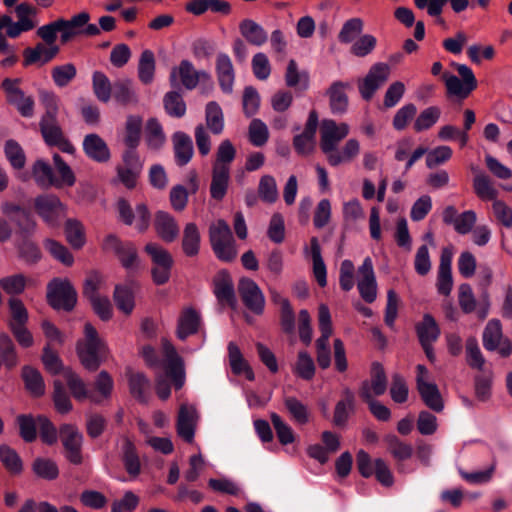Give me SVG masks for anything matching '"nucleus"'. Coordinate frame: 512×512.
I'll use <instances>...</instances> for the list:
<instances>
[{"instance_id":"obj_56","label":"nucleus","mask_w":512,"mask_h":512,"mask_svg":"<svg viewBox=\"0 0 512 512\" xmlns=\"http://www.w3.org/2000/svg\"><path fill=\"white\" fill-rule=\"evenodd\" d=\"M155 74V56L151 50H144L139 59L138 77L139 80L148 85L153 82Z\"/></svg>"},{"instance_id":"obj_48","label":"nucleus","mask_w":512,"mask_h":512,"mask_svg":"<svg viewBox=\"0 0 512 512\" xmlns=\"http://www.w3.org/2000/svg\"><path fill=\"white\" fill-rule=\"evenodd\" d=\"M370 381H368L369 392L373 396L383 395L388 386V379L383 365L377 361L371 364L370 368Z\"/></svg>"},{"instance_id":"obj_33","label":"nucleus","mask_w":512,"mask_h":512,"mask_svg":"<svg viewBox=\"0 0 512 512\" xmlns=\"http://www.w3.org/2000/svg\"><path fill=\"white\" fill-rule=\"evenodd\" d=\"M417 391L421 400L429 409L436 413H440L444 409L441 393L435 383L420 382Z\"/></svg>"},{"instance_id":"obj_51","label":"nucleus","mask_w":512,"mask_h":512,"mask_svg":"<svg viewBox=\"0 0 512 512\" xmlns=\"http://www.w3.org/2000/svg\"><path fill=\"white\" fill-rule=\"evenodd\" d=\"M0 462L11 475H19L23 471L21 457L7 444L0 445Z\"/></svg>"},{"instance_id":"obj_63","label":"nucleus","mask_w":512,"mask_h":512,"mask_svg":"<svg viewBox=\"0 0 512 512\" xmlns=\"http://www.w3.org/2000/svg\"><path fill=\"white\" fill-rule=\"evenodd\" d=\"M93 92L97 99L103 103H107L112 94L113 85L109 78L100 71H95L92 75Z\"/></svg>"},{"instance_id":"obj_59","label":"nucleus","mask_w":512,"mask_h":512,"mask_svg":"<svg viewBox=\"0 0 512 512\" xmlns=\"http://www.w3.org/2000/svg\"><path fill=\"white\" fill-rule=\"evenodd\" d=\"M52 400L56 411L60 414H68L73 409L70 396L60 380L53 383Z\"/></svg>"},{"instance_id":"obj_62","label":"nucleus","mask_w":512,"mask_h":512,"mask_svg":"<svg viewBox=\"0 0 512 512\" xmlns=\"http://www.w3.org/2000/svg\"><path fill=\"white\" fill-rule=\"evenodd\" d=\"M33 472L40 478L52 481L59 476L56 462L49 458L37 457L32 464Z\"/></svg>"},{"instance_id":"obj_17","label":"nucleus","mask_w":512,"mask_h":512,"mask_svg":"<svg viewBox=\"0 0 512 512\" xmlns=\"http://www.w3.org/2000/svg\"><path fill=\"white\" fill-rule=\"evenodd\" d=\"M213 292L220 303L227 304L231 308L237 305L234 284L230 273L226 269L217 272L213 278Z\"/></svg>"},{"instance_id":"obj_26","label":"nucleus","mask_w":512,"mask_h":512,"mask_svg":"<svg viewBox=\"0 0 512 512\" xmlns=\"http://www.w3.org/2000/svg\"><path fill=\"white\" fill-rule=\"evenodd\" d=\"M185 9L195 16H200L207 11L228 15L231 12V5L225 0H191L186 4Z\"/></svg>"},{"instance_id":"obj_32","label":"nucleus","mask_w":512,"mask_h":512,"mask_svg":"<svg viewBox=\"0 0 512 512\" xmlns=\"http://www.w3.org/2000/svg\"><path fill=\"white\" fill-rule=\"evenodd\" d=\"M359 396L368 405L369 411L377 420L383 422L390 420V409L372 397V393L369 392L368 380L362 381L359 388Z\"/></svg>"},{"instance_id":"obj_58","label":"nucleus","mask_w":512,"mask_h":512,"mask_svg":"<svg viewBox=\"0 0 512 512\" xmlns=\"http://www.w3.org/2000/svg\"><path fill=\"white\" fill-rule=\"evenodd\" d=\"M65 379L72 396L77 401L81 402L90 398L92 401L97 402V400L90 395L85 382L78 374L69 370L65 373Z\"/></svg>"},{"instance_id":"obj_1","label":"nucleus","mask_w":512,"mask_h":512,"mask_svg":"<svg viewBox=\"0 0 512 512\" xmlns=\"http://www.w3.org/2000/svg\"><path fill=\"white\" fill-rule=\"evenodd\" d=\"M83 334V338L76 343V353L82 366L95 372L106 361L109 348L91 323H85Z\"/></svg>"},{"instance_id":"obj_25","label":"nucleus","mask_w":512,"mask_h":512,"mask_svg":"<svg viewBox=\"0 0 512 512\" xmlns=\"http://www.w3.org/2000/svg\"><path fill=\"white\" fill-rule=\"evenodd\" d=\"M350 88L349 82L334 81L329 89L327 95L329 96V104L331 112L335 115L343 114L348 108V96L346 90Z\"/></svg>"},{"instance_id":"obj_52","label":"nucleus","mask_w":512,"mask_h":512,"mask_svg":"<svg viewBox=\"0 0 512 512\" xmlns=\"http://www.w3.org/2000/svg\"><path fill=\"white\" fill-rule=\"evenodd\" d=\"M355 407V396L354 393L346 388L343 391L342 399L339 400L335 406L334 411V424L336 426H343L348 420V409L353 411Z\"/></svg>"},{"instance_id":"obj_31","label":"nucleus","mask_w":512,"mask_h":512,"mask_svg":"<svg viewBox=\"0 0 512 512\" xmlns=\"http://www.w3.org/2000/svg\"><path fill=\"white\" fill-rule=\"evenodd\" d=\"M129 390L133 398L141 404H147L150 399L151 382L145 374L128 373Z\"/></svg>"},{"instance_id":"obj_21","label":"nucleus","mask_w":512,"mask_h":512,"mask_svg":"<svg viewBox=\"0 0 512 512\" xmlns=\"http://www.w3.org/2000/svg\"><path fill=\"white\" fill-rule=\"evenodd\" d=\"M215 69L221 91L224 94H231L235 81V71L229 55L219 53L216 58Z\"/></svg>"},{"instance_id":"obj_45","label":"nucleus","mask_w":512,"mask_h":512,"mask_svg":"<svg viewBox=\"0 0 512 512\" xmlns=\"http://www.w3.org/2000/svg\"><path fill=\"white\" fill-rule=\"evenodd\" d=\"M415 330L420 343L435 342L440 336V328L429 313L423 315L422 321L416 324Z\"/></svg>"},{"instance_id":"obj_37","label":"nucleus","mask_w":512,"mask_h":512,"mask_svg":"<svg viewBox=\"0 0 512 512\" xmlns=\"http://www.w3.org/2000/svg\"><path fill=\"white\" fill-rule=\"evenodd\" d=\"M31 174L39 188L47 190L51 187H54L55 182L53 168L44 159H37L33 163Z\"/></svg>"},{"instance_id":"obj_57","label":"nucleus","mask_w":512,"mask_h":512,"mask_svg":"<svg viewBox=\"0 0 512 512\" xmlns=\"http://www.w3.org/2000/svg\"><path fill=\"white\" fill-rule=\"evenodd\" d=\"M165 112L174 118H182L186 114V103L178 91H169L164 95Z\"/></svg>"},{"instance_id":"obj_6","label":"nucleus","mask_w":512,"mask_h":512,"mask_svg":"<svg viewBox=\"0 0 512 512\" xmlns=\"http://www.w3.org/2000/svg\"><path fill=\"white\" fill-rule=\"evenodd\" d=\"M1 212L16 227L17 239L33 237L37 231V221L31 211L24 206L6 201L1 204Z\"/></svg>"},{"instance_id":"obj_28","label":"nucleus","mask_w":512,"mask_h":512,"mask_svg":"<svg viewBox=\"0 0 512 512\" xmlns=\"http://www.w3.org/2000/svg\"><path fill=\"white\" fill-rule=\"evenodd\" d=\"M201 324L199 313L193 308H186L182 311L177 324V337L184 341L189 336L198 332Z\"/></svg>"},{"instance_id":"obj_64","label":"nucleus","mask_w":512,"mask_h":512,"mask_svg":"<svg viewBox=\"0 0 512 512\" xmlns=\"http://www.w3.org/2000/svg\"><path fill=\"white\" fill-rule=\"evenodd\" d=\"M234 237L228 223L219 219L209 227V241L211 247L224 242L233 241Z\"/></svg>"},{"instance_id":"obj_29","label":"nucleus","mask_w":512,"mask_h":512,"mask_svg":"<svg viewBox=\"0 0 512 512\" xmlns=\"http://www.w3.org/2000/svg\"><path fill=\"white\" fill-rule=\"evenodd\" d=\"M15 14L17 21L14 24L15 32L18 33V37L23 32H28L35 28L36 23L33 17H36L38 10L32 4L28 2H22L15 6Z\"/></svg>"},{"instance_id":"obj_2","label":"nucleus","mask_w":512,"mask_h":512,"mask_svg":"<svg viewBox=\"0 0 512 512\" xmlns=\"http://www.w3.org/2000/svg\"><path fill=\"white\" fill-rule=\"evenodd\" d=\"M7 327L18 345L24 349L34 345V337L28 329L29 313L23 301L16 297L8 300Z\"/></svg>"},{"instance_id":"obj_20","label":"nucleus","mask_w":512,"mask_h":512,"mask_svg":"<svg viewBox=\"0 0 512 512\" xmlns=\"http://www.w3.org/2000/svg\"><path fill=\"white\" fill-rule=\"evenodd\" d=\"M82 147L85 155L95 162L105 163L110 160V149L98 134H87L83 139Z\"/></svg>"},{"instance_id":"obj_10","label":"nucleus","mask_w":512,"mask_h":512,"mask_svg":"<svg viewBox=\"0 0 512 512\" xmlns=\"http://www.w3.org/2000/svg\"><path fill=\"white\" fill-rule=\"evenodd\" d=\"M102 249L105 252L114 253L121 265L127 270L138 265V253L135 245L130 241H122L115 234H108L103 239Z\"/></svg>"},{"instance_id":"obj_12","label":"nucleus","mask_w":512,"mask_h":512,"mask_svg":"<svg viewBox=\"0 0 512 512\" xmlns=\"http://www.w3.org/2000/svg\"><path fill=\"white\" fill-rule=\"evenodd\" d=\"M390 67L388 64L378 62L372 65L362 79L358 80V89L365 101H370L376 91L388 80Z\"/></svg>"},{"instance_id":"obj_14","label":"nucleus","mask_w":512,"mask_h":512,"mask_svg":"<svg viewBox=\"0 0 512 512\" xmlns=\"http://www.w3.org/2000/svg\"><path fill=\"white\" fill-rule=\"evenodd\" d=\"M20 79L5 78L2 81V89L7 95V101L14 105L21 116L30 118L34 114V99L31 96H25L23 90L17 87Z\"/></svg>"},{"instance_id":"obj_22","label":"nucleus","mask_w":512,"mask_h":512,"mask_svg":"<svg viewBox=\"0 0 512 512\" xmlns=\"http://www.w3.org/2000/svg\"><path fill=\"white\" fill-rule=\"evenodd\" d=\"M157 235L166 243H171L179 235V226L175 218L165 211H157L154 218Z\"/></svg>"},{"instance_id":"obj_24","label":"nucleus","mask_w":512,"mask_h":512,"mask_svg":"<svg viewBox=\"0 0 512 512\" xmlns=\"http://www.w3.org/2000/svg\"><path fill=\"white\" fill-rule=\"evenodd\" d=\"M175 162L182 167L187 165L193 156V142L191 137L182 131H176L172 135Z\"/></svg>"},{"instance_id":"obj_11","label":"nucleus","mask_w":512,"mask_h":512,"mask_svg":"<svg viewBox=\"0 0 512 512\" xmlns=\"http://www.w3.org/2000/svg\"><path fill=\"white\" fill-rule=\"evenodd\" d=\"M117 211L120 221L125 225L131 226L136 220L135 228L139 233H144L148 230L151 223V213L146 204H138L134 212L129 201L125 198H120L117 202Z\"/></svg>"},{"instance_id":"obj_60","label":"nucleus","mask_w":512,"mask_h":512,"mask_svg":"<svg viewBox=\"0 0 512 512\" xmlns=\"http://www.w3.org/2000/svg\"><path fill=\"white\" fill-rule=\"evenodd\" d=\"M236 157V149L228 139L223 140L217 149L216 159L212 167L230 171V165Z\"/></svg>"},{"instance_id":"obj_42","label":"nucleus","mask_w":512,"mask_h":512,"mask_svg":"<svg viewBox=\"0 0 512 512\" xmlns=\"http://www.w3.org/2000/svg\"><path fill=\"white\" fill-rule=\"evenodd\" d=\"M53 162L58 174V177L54 175V188L72 187L76 182V176L71 167L58 153L53 155Z\"/></svg>"},{"instance_id":"obj_18","label":"nucleus","mask_w":512,"mask_h":512,"mask_svg":"<svg viewBox=\"0 0 512 512\" xmlns=\"http://www.w3.org/2000/svg\"><path fill=\"white\" fill-rule=\"evenodd\" d=\"M196 428V410L194 407L182 404L178 411L176 431L177 435L186 443L194 441Z\"/></svg>"},{"instance_id":"obj_39","label":"nucleus","mask_w":512,"mask_h":512,"mask_svg":"<svg viewBox=\"0 0 512 512\" xmlns=\"http://www.w3.org/2000/svg\"><path fill=\"white\" fill-rule=\"evenodd\" d=\"M0 360L7 370H12L19 364L16 344L7 333H0Z\"/></svg>"},{"instance_id":"obj_5","label":"nucleus","mask_w":512,"mask_h":512,"mask_svg":"<svg viewBox=\"0 0 512 512\" xmlns=\"http://www.w3.org/2000/svg\"><path fill=\"white\" fill-rule=\"evenodd\" d=\"M152 262L151 278L155 285H165L171 277L174 259L171 253L161 245L149 242L144 247Z\"/></svg>"},{"instance_id":"obj_34","label":"nucleus","mask_w":512,"mask_h":512,"mask_svg":"<svg viewBox=\"0 0 512 512\" xmlns=\"http://www.w3.org/2000/svg\"><path fill=\"white\" fill-rule=\"evenodd\" d=\"M122 463L131 478H136L141 473V462L134 443L126 438L122 444Z\"/></svg>"},{"instance_id":"obj_53","label":"nucleus","mask_w":512,"mask_h":512,"mask_svg":"<svg viewBox=\"0 0 512 512\" xmlns=\"http://www.w3.org/2000/svg\"><path fill=\"white\" fill-rule=\"evenodd\" d=\"M205 120L207 127L210 131L219 135L224 130V116L220 105L215 101H210L206 104Z\"/></svg>"},{"instance_id":"obj_13","label":"nucleus","mask_w":512,"mask_h":512,"mask_svg":"<svg viewBox=\"0 0 512 512\" xmlns=\"http://www.w3.org/2000/svg\"><path fill=\"white\" fill-rule=\"evenodd\" d=\"M348 132V125L345 123L337 125V123L331 119H324L322 121L320 128V149L325 154L326 158L335 152L338 143L348 135Z\"/></svg>"},{"instance_id":"obj_61","label":"nucleus","mask_w":512,"mask_h":512,"mask_svg":"<svg viewBox=\"0 0 512 512\" xmlns=\"http://www.w3.org/2000/svg\"><path fill=\"white\" fill-rule=\"evenodd\" d=\"M43 245L50 255L57 261L68 267L73 265L74 257L69 249L62 243L54 239L47 238L44 240Z\"/></svg>"},{"instance_id":"obj_7","label":"nucleus","mask_w":512,"mask_h":512,"mask_svg":"<svg viewBox=\"0 0 512 512\" xmlns=\"http://www.w3.org/2000/svg\"><path fill=\"white\" fill-rule=\"evenodd\" d=\"M1 212L16 227L17 239L33 237L37 231V221L31 211L24 206L6 201L1 204Z\"/></svg>"},{"instance_id":"obj_46","label":"nucleus","mask_w":512,"mask_h":512,"mask_svg":"<svg viewBox=\"0 0 512 512\" xmlns=\"http://www.w3.org/2000/svg\"><path fill=\"white\" fill-rule=\"evenodd\" d=\"M113 300L116 307L125 315H130L135 307L134 291L131 286L126 284L115 286Z\"/></svg>"},{"instance_id":"obj_3","label":"nucleus","mask_w":512,"mask_h":512,"mask_svg":"<svg viewBox=\"0 0 512 512\" xmlns=\"http://www.w3.org/2000/svg\"><path fill=\"white\" fill-rule=\"evenodd\" d=\"M35 213L51 229H59L66 218L67 207L61 199L52 193H42L33 200Z\"/></svg>"},{"instance_id":"obj_43","label":"nucleus","mask_w":512,"mask_h":512,"mask_svg":"<svg viewBox=\"0 0 512 512\" xmlns=\"http://www.w3.org/2000/svg\"><path fill=\"white\" fill-rule=\"evenodd\" d=\"M63 223L67 242L73 249H81L86 242L85 230L82 223L74 218H65Z\"/></svg>"},{"instance_id":"obj_27","label":"nucleus","mask_w":512,"mask_h":512,"mask_svg":"<svg viewBox=\"0 0 512 512\" xmlns=\"http://www.w3.org/2000/svg\"><path fill=\"white\" fill-rule=\"evenodd\" d=\"M231 182L230 171L212 167L209 193L211 199L221 202L227 195Z\"/></svg>"},{"instance_id":"obj_44","label":"nucleus","mask_w":512,"mask_h":512,"mask_svg":"<svg viewBox=\"0 0 512 512\" xmlns=\"http://www.w3.org/2000/svg\"><path fill=\"white\" fill-rule=\"evenodd\" d=\"M310 251L315 279L320 287H325L327 285V270L321 255V247L317 237L310 239Z\"/></svg>"},{"instance_id":"obj_50","label":"nucleus","mask_w":512,"mask_h":512,"mask_svg":"<svg viewBox=\"0 0 512 512\" xmlns=\"http://www.w3.org/2000/svg\"><path fill=\"white\" fill-rule=\"evenodd\" d=\"M143 120L138 115H129L125 123L124 144L126 148H137L140 144Z\"/></svg>"},{"instance_id":"obj_54","label":"nucleus","mask_w":512,"mask_h":512,"mask_svg":"<svg viewBox=\"0 0 512 512\" xmlns=\"http://www.w3.org/2000/svg\"><path fill=\"white\" fill-rule=\"evenodd\" d=\"M360 150L359 142L356 139H349L343 149L340 151L338 147L328 158L329 165L336 167L344 162L351 161Z\"/></svg>"},{"instance_id":"obj_19","label":"nucleus","mask_w":512,"mask_h":512,"mask_svg":"<svg viewBox=\"0 0 512 512\" xmlns=\"http://www.w3.org/2000/svg\"><path fill=\"white\" fill-rule=\"evenodd\" d=\"M452 257L449 248L442 249L436 286L438 293L443 296H449L453 288Z\"/></svg>"},{"instance_id":"obj_35","label":"nucleus","mask_w":512,"mask_h":512,"mask_svg":"<svg viewBox=\"0 0 512 512\" xmlns=\"http://www.w3.org/2000/svg\"><path fill=\"white\" fill-rule=\"evenodd\" d=\"M22 379L25 384L26 390L33 397H41L45 393V383L40 371L30 365H25L22 368Z\"/></svg>"},{"instance_id":"obj_36","label":"nucleus","mask_w":512,"mask_h":512,"mask_svg":"<svg viewBox=\"0 0 512 512\" xmlns=\"http://www.w3.org/2000/svg\"><path fill=\"white\" fill-rule=\"evenodd\" d=\"M384 440L387 444V450L398 462V471L402 472L403 464H400V462H403L411 458L413 454L412 446L410 444L404 443L394 434L386 435Z\"/></svg>"},{"instance_id":"obj_38","label":"nucleus","mask_w":512,"mask_h":512,"mask_svg":"<svg viewBox=\"0 0 512 512\" xmlns=\"http://www.w3.org/2000/svg\"><path fill=\"white\" fill-rule=\"evenodd\" d=\"M111 96H113L117 103L123 106L136 105L139 101L138 95L129 79L115 81Z\"/></svg>"},{"instance_id":"obj_15","label":"nucleus","mask_w":512,"mask_h":512,"mask_svg":"<svg viewBox=\"0 0 512 512\" xmlns=\"http://www.w3.org/2000/svg\"><path fill=\"white\" fill-rule=\"evenodd\" d=\"M238 293L245 307L255 315H261L265 308V297L257 283L247 277L238 282Z\"/></svg>"},{"instance_id":"obj_16","label":"nucleus","mask_w":512,"mask_h":512,"mask_svg":"<svg viewBox=\"0 0 512 512\" xmlns=\"http://www.w3.org/2000/svg\"><path fill=\"white\" fill-rule=\"evenodd\" d=\"M60 52V47L55 43L45 46L37 43L34 47H27L23 50V66H43L51 62Z\"/></svg>"},{"instance_id":"obj_30","label":"nucleus","mask_w":512,"mask_h":512,"mask_svg":"<svg viewBox=\"0 0 512 512\" xmlns=\"http://www.w3.org/2000/svg\"><path fill=\"white\" fill-rule=\"evenodd\" d=\"M239 31L249 44L256 47L263 46L268 40L266 30L252 19L242 20L239 24Z\"/></svg>"},{"instance_id":"obj_55","label":"nucleus","mask_w":512,"mask_h":512,"mask_svg":"<svg viewBox=\"0 0 512 512\" xmlns=\"http://www.w3.org/2000/svg\"><path fill=\"white\" fill-rule=\"evenodd\" d=\"M284 405L291 418L299 425H305L310 420V411L303 402L293 396L284 398Z\"/></svg>"},{"instance_id":"obj_40","label":"nucleus","mask_w":512,"mask_h":512,"mask_svg":"<svg viewBox=\"0 0 512 512\" xmlns=\"http://www.w3.org/2000/svg\"><path fill=\"white\" fill-rule=\"evenodd\" d=\"M145 141L149 149L160 150L165 142L166 135L157 118H149L145 125Z\"/></svg>"},{"instance_id":"obj_9","label":"nucleus","mask_w":512,"mask_h":512,"mask_svg":"<svg viewBox=\"0 0 512 512\" xmlns=\"http://www.w3.org/2000/svg\"><path fill=\"white\" fill-rule=\"evenodd\" d=\"M59 437L67 461L73 465H81L83 463V434L75 425L64 423L59 427Z\"/></svg>"},{"instance_id":"obj_49","label":"nucleus","mask_w":512,"mask_h":512,"mask_svg":"<svg viewBox=\"0 0 512 512\" xmlns=\"http://www.w3.org/2000/svg\"><path fill=\"white\" fill-rule=\"evenodd\" d=\"M502 325L498 319H491L487 322L482 335L483 347L487 351L498 349L502 338Z\"/></svg>"},{"instance_id":"obj_23","label":"nucleus","mask_w":512,"mask_h":512,"mask_svg":"<svg viewBox=\"0 0 512 512\" xmlns=\"http://www.w3.org/2000/svg\"><path fill=\"white\" fill-rule=\"evenodd\" d=\"M59 21L62 27V34L60 35V40L61 43L66 44L73 38L82 35L83 28L90 21V14L86 11H82L72 16L69 20L59 18Z\"/></svg>"},{"instance_id":"obj_4","label":"nucleus","mask_w":512,"mask_h":512,"mask_svg":"<svg viewBox=\"0 0 512 512\" xmlns=\"http://www.w3.org/2000/svg\"><path fill=\"white\" fill-rule=\"evenodd\" d=\"M78 294L70 280L53 278L47 284L46 300L54 310L71 312L77 304Z\"/></svg>"},{"instance_id":"obj_47","label":"nucleus","mask_w":512,"mask_h":512,"mask_svg":"<svg viewBox=\"0 0 512 512\" xmlns=\"http://www.w3.org/2000/svg\"><path fill=\"white\" fill-rule=\"evenodd\" d=\"M16 248L19 258L28 265H35L42 258L41 250L32 237L17 239Z\"/></svg>"},{"instance_id":"obj_41","label":"nucleus","mask_w":512,"mask_h":512,"mask_svg":"<svg viewBox=\"0 0 512 512\" xmlns=\"http://www.w3.org/2000/svg\"><path fill=\"white\" fill-rule=\"evenodd\" d=\"M201 236L195 223H187L183 230L182 250L187 257H195L200 251Z\"/></svg>"},{"instance_id":"obj_8","label":"nucleus","mask_w":512,"mask_h":512,"mask_svg":"<svg viewBox=\"0 0 512 512\" xmlns=\"http://www.w3.org/2000/svg\"><path fill=\"white\" fill-rule=\"evenodd\" d=\"M455 67L462 80L448 72L443 73L442 78L445 80L448 95L463 100L477 88V80L472 69L467 65L455 64Z\"/></svg>"}]
</instances>
